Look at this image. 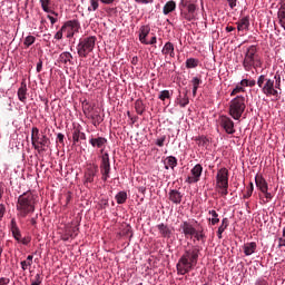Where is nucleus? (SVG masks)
<instances>
[{"label":"nucleus","mask_w":285,"mask_h":285,"mask_svg":"<svg viewBox=\"0 0 285 285\" xmlns=\"http://www.w3.org/2000/svg\"><path fill=\"white\" fill-rule=\"evenodd\" d=\"M35 41H37V38H35V36H28L26 39H24V46L27 48H30V46H32V43H35Z\"/></svg>","instance_id":"obj_43"},{"label":"nucleus","mask_w":285,"mask_h":285,"mask_svg":"<svg viewBox=\"0 0 285 285\" xmlns=\"http://www.w3.org/2000/svg\"><path fill=\"white\" fill-rule=\"evenodd\" d=\"M80 136H79V129H75L72 132V141L73 144H79L80 140Z\"/></svg>","instance_id":"obj_46"},{"label":"nucleus","mask_w":285,"mask_h":285,"mask_svg":"<svg viewBox=\"0 0 285 285\" xmlns=\"http://www.w3.org/2000/svg\"><path fill=\"white\" fill-rule=\"evenodd\" d=\"M229 3V8L232 10L237 7V0H226Z\"/></svg>","instance_id":"obj_56"},{"label":"nucleus","mask_w":285,"mask_h":285,"mask_svg":"<svg viewBox=\"0 0 285 285\" xmlns=\"http://www.w3.org/2000/svg\"><path fill=\"white\" fill-rule=\"evenodd\" d=\"M21 244H23V246H28L30 238H20Z\"/></svg>","instance_id":"obj_63"},{"label":"nucleus","mask_w":285,"mask_h":285,"mask_svg":"<svg viewBox=\"0 0 285 285\" xmlns=\"http://www.w3.org/2000/svg\"><path fill=\"white\" fill-rule=\"evenodd\" d=\"M128 199V194L126 191H119L116 195V202L117 204H126V200Z\"/></svg>","instance_id":"obj_34"},{"label":"nucleus","mask_w":285,"mask_h":285,"mask_svg":"<svg viewBox=\"0 0 285 285\" xmlns=\"http://www.w3.org/2000/svg\"><path fill=\"white\" fill-rule=\"evenodd\" d=\"M240 86H248V79H243L240 81Z\"/></svg>","instance_id":"obj_64"},{"label":"nucleus","mask_w":285,"mask_h":285,"mask_svg":"<svg viewBox=\"0 0 285 285\" xmlns=\"http://www.w3.org/2000/svg\"><path fill=\"white\" fill-rule=\"evenodd\" d=\"M274 79H275V85H274V88L275 90H279L282 88V76H279L278 73H276L274 76Z\"/></svg>","instance_id":"obj_42"},{"label":"nucleus","mask_w":285,"mask_h":285,"mask_svg":"<svg viewBox=\"0 0 285 285\" xmlns=\"http://www.w3.org/2000/svg\"><path fill=\"white\" fill-rule=\"evenodd\" d=\"M164 165H165L166 170H169V168H171V170H175V168L177 166V158L175 156H168L164 160Z\"/></svg>","instance_id":"obj_27"},{"label":"nucleus","mask_w":285,"mask_h":285,"mask_svg":"<svg viewBox=\"0 0 285 285\" xmlns=\"http://www.w3.org/2000/svg\"><path fill=\"white\" fill-rule=\"evenodd\" d=\"M20 266H21L22 271H28V267L32 266V263H29L28 261H22L20 263Z\"/></svg>","instance_id":"obj_50"},{"label":"nucleus","mask_w":285,"mask_h":285,"mask_svg":"<svg viewBox=\"0 0 285 285\" xmlns=\"http://www.w3.org/2000/svg\"><path fill=\"white\" fill-rule=\"evenodd\" d=\"M199 144H202V146H206V144H208V139L206 137H202L199 139Z\"/></svg>","instance_id":"obj_59"},{"label":"nucleus","mask_w":285,"mask_h":285,"mask_svg":"<svg viewBox=\"0 0 285 285\" xmlns=\"http://www.w3.org/2000/svg\"><path fill=\"white\" fill-rule=\"evenodd\" d=\"M63 31L65 30H62V28L59 31H57V33L55 35V39H63Z\"/></svg>","instance_id":"obj_52"},{"label":"nucleus","mask_w":285,"mask_h":285,"mask_svg":"<svg viewBox=\"0 0 285 285\" xmlns=\"http://www.w3.org/2000/svg\"><path fill=\"white\" fill-rule=\"evenodd\" d=\"M31 145L38 153H46L50 146V138L46 135L39 134V128L32 127L31 129Z\"/></svg>","instance_id":"obj_4"},{"label":"nucleus","mask_w":285,"mask_h":285,"mask_svg":"<svg viewBox=\"0 0 285 285\" xmlns=\"http://www.w3.org/2000/svg\"><path fill=\"white\" fill-rule=\"evenodd\" d=\"M180 17L186 21H194L195 12L197 10V6L195 3L187 2L186 0H180L179 3Z\"/></svg>","instance_id":"obj_8"},{"label":"nucleus","mask_w":285,"mask_h":285,"mask_svg":"<svg viewBox=\"0 0 285 285\" xmlns=\"http://www.w3.org/2000/svg\"><path fill=\"white\" fill-rule=\"evenodd\" d=\"M243 68L246 72H250L253 68L255 70H257V68H262V57L259 56L257 46L252 45L246 49L243 59Z\"/></svg>","instance_id":"obj_3"},{"label":"nucleus","mask_w":285,"mask_h":285,"mask_svg":"<svg viewBox=\"0 0 285 285\" xmlns=\"http://www.w3.org/2000/svg\"><path fill=\"white\" fill-rule=\"evenodd\" d=\"M209 215H212V225L215 226L217 224H219V214H217V212L215 209L209 210Z\"/></svg>","instance_id":"obj_36"},{"label":"nucleus","mask_w":285,"mask_h":285,"mask_svg":"<svg viewBox=\"0 0 285 285\" xmlns=\"http://www.w3.org/2000/svg\"><path fill=\"white\" fill-rule=\"evenodd\" d=\"M194 237L197 242H202L203 239L206 238V235L204 234V230H197L196 229V233L194 234Z\"/></svg>","instance_id":"obj_44"},{"label":"nucleus","mask_w":285,"mask_h":285,"mask_svg":"<svg viewBox=\"0 0 285 285\" xmlns=\"http://www.w3.org/2000/svg\"><path fill=\"white\" fill-rule=\"evenodd\" d=\"M243 250H244V255H246V257H249V255H253V253L257 250V243L250 242V243L244 244Z\"/></svg>","instance_id":"obj_22"},{"label":"nucleus","mask_w":285,"mask_h":285,"mask_svg":"<svg viewBox=\"0 0 285 285\" xmlns=\"http://www.w3.org/2000/svg\"><path fill=\"white\" fill-rule=\"evenodd\" d=\"M150 35V26H141L139 29V41L140 43H144L145 46H148V41L146 40V37Z\"/></svg>","instance_id":"obj_18"},{"label":"nucleus","mask_w":285,"mask_h":285,"mask_svg":"<svg viewBox=\"0 0 285 285\" xmlns=\"http://www.w3.org/2000/svg\"><path fill=\"white\" fill-rule=\"evenodd\" d=\"M100 173L102 181L110 179V155L108 153L102 154L100 161Z\"/></svg>","instance_id":"obj_9"},{"label":"nucleus","mask_w":285,"mask_h":285,"mask_svg":"<svg viewBox=\"0 0 285 285\" xmlns=\"http://www.w3.org/2000/svg\"><path fill=\"white\" fill-rule=\"evenodd\" d=\"M66 28H70L72 32H79L81 23H79V20H69L62 26V30H66Z\"/></svg>","instance_id":"obj_23"},{"label":"nucleus","mask_w":285,"mask_h":285,"mask_svg":"<svg viewBox=\"0 0 285 285\" xmlns=\"http://www.w3.org/2000/svg\"><path fill=\"white\" fill-rule=\"evenodd\" d=\"M10 230L16 242H21V229L17 225V219L12 218L10 223Z\"/></svg>","instance_id":"obj_16"},{"label":"nucleus","mask_w":285,"mask_h":285,"mask_svg":"<svg viewBox=\"0 0 285 285\" xmlns=\"http://www.w3.org/2000/svg\"><path fill=\"white\" fill-rule=\"evenodd\" d=\"M108 206H109L108 199L100 200V208L106 209V208H108Z\"/></svg>","instance_id":"obj_53"},{"label":"nucleus","mask_w":285,"mask_h":285,"mask_svg":"<svg viewBox=\"0 0 285 285\" xmlns=\"http://www.w3.org/2000/svg\"><path fill=\"white\" fill-rule=\"evenodd\" d=\"M135 110L137 115H144V111L146 110V107L144 106V101H141L140 99L136 100Z\"/></svg>","instance_id":"obj_33"},{"label":"nucleus","mask_w":285,"mask_h":285,"mask_svg":"<svg viewBox=\"0 0 285 285\" xmlns=\"http://www.w3.org/2000/svg\"><path fill=\"white\" fill-rule=\"evenodd\" d=\"M191 176H188L186 181L187 184H197L202 177V173H204V167H202L200 164H197L196 166L193 167L190 170Z\"/></svg>","instance_id":"obj_12"},{"label":"nucleus","mask_w":285,"mask_h":285,"mask_svg":"<svg viewBox=\"0 0 285 285\" xmlns=\"http://www.w3.org/2000/svg\"><path fill=\"white\" fill-rule=\"evenodd\" d=\"M257 86L266 97H279V91L275 89V80L262 75L258 77Z\"/></svg>","instance_id":"obj_6"},{"label":"nucleus","mask_w":285,"mask_h":285,"mask_svg":"<svg viewBox=\"0 0 285 285\" xmlns=\"http://www.w3.org/2000/svg\"><path fill=\"white\" fill-rule=\"evenodd\" d=\"M255 184L257 188L261 190V193H266V190H268V183L266 181V179H264V177L256 176Z\"/></svg>","instance_id":"obj_21"},{"label":"nucleus","mask_w":285,"mask_h":285,"mask_svg":"<svg viewBox=\"0 0 285 285\" xmlns=\"http://www.w3.org/2000/svg\"><path fill=\"white\" fill-rule=\"evenodd\" d=\"M42 278H41V274H37L35 276V281L31 282V285H41Z\"/></svg>","instance_id":"obj_48"},{"label":"nucleus","mask_w":285,"mask_h":285,"mask_svg":"<svg viewBox=\"0 0 285 285\" xmlns=\"http://www.w3.org/2000/svg\"><path fill=\"white\" fill-rule=\"evenodd\" d=\"M197 262H199V247L185 250L176 265L178 275L190 273L197 266Z\"/></svg>","instance_id":"obj_1"},{"label":"nucleus","mask_w":285,"mask_h":285,"mask_svg":"<svg viewBox=\"0 0 285 285\" xmlns=\"http://www.w3.org/2000/svg\"><path fill=\"white\" fill-rule=\"evenodd\" d=\"M8 284H10V278H7V277L0 278V285H8Z\"/></svg>","instance_id":"obj_55"},{"label":"nucleus","mask_w":285,"mask_h":285,"mask_svg":"<svg viewBox=\"0 0 285 285\" xmlns=\"http://www.w3.org/2000/svg\"><path fill=\"white\" fill-rule=\"evenodd\" d=\"M37 72H41L43 70V61L39 60L36 68Z\"/></svg>","instance_id":"obj_54"},{"label":"nucleus","mask_w":285,"mask_h":285,"mask_svg":"<svg viewBox=\"0 0 285 285\" xmlns=\"http://www.w3.org/2000/svg\"><path fill=\"white\" fill-rule=\"evenodd\" d=\"M228 228V218H223L222 220V225L218 227L217 230V237L218 239H222V235L224 234V230H226Z\"/></svg>","instance_id":"obj_32"},{"label":"nucleus","mask_w":285,"mask_h":285,"mask_svg":"<svg viewBox=\"0 0 285 285\" xmlns=\"http://www.w3.org/2000/svg\"><path fill=\"white\" fill-rule=\"evenodd\" d=\"M177 9V2L174 0L167 1L166 4L163 8V13L164 14H170V12H175Z\"/></svg>","instance_id":"obj_28"},{"label":"nucleus","mask_w":285,"mask_h":285,"mask_svg":"<svg viewBox=\"0 0 285 285\" xmlns=\"http://www.w3.org/2000/svg\"><path fill=\"white\" fill-rule=\"evenodd\" d=\"M218 188V193L219 195H222V197H226V195H228V185H219L217 186Z\"/></svg>","instance_id":"obj_38"},{"label":"nucleus","mask_w":285,"mask_h":285,"mask_svg":"<svg viewBox=\"0 0 285 285\" xmlns=\"http://www.w3.org/2000/svg\"><path fill=\"white\" fill-rule=\"evenodd\" d=\"M282 246H285V238H278V248H282Z\"/></svg>","instance_id":"obj_62"},{"label":"nucleus","mask_w":285,"mask_h":285,"mask_svg":"<svg viewBox=\"0 0 285 285\" xmlns=\"http://www.w3.org/2000/svg\"><path fill=\"white\" fill-rule=\"evenodd\" d=\"M177 101L180 108H186L188 104H190V99L188 98V92H185L183 98H181V95H179L177 98Z\"/></svg>","instance_id":"obj_30"},{"label":"nucleus","mask_w":285,"mask_h":285,"mask_svg":"<svg viewBox=\"0 0 285 285\" xmlns=\"http://www.w3.org/2000/svg\"><path fill=\"white\" fill-rule=\"evenodd\" d=\"M180 228H181L183 234L185 235L186 238H188V237L193 238L196 230H197L195 228V226H193V224H190L186 220L180 224Z\"/></svg>","instance_id":"obj_14"},{"label":"nucleus","mask_w":285,"mask_h":285,"mask_svg":"<svg viewBox=\"0 0 285 285\" xmlns=\"http://www.w3.org/2000/svg\"><path fill=\"white\" fill-rule=\"evenodd\" d=\"M83 112L90 110V107L87 101L82 102Z\"/></svg>","instance_id":"obj_61"},{"label":"nucleus","mask_w":285,"mask_h":285,"mask_svg":"<svg viewBox=\"0 0 285 285\" xmlns=\"http://www.w3.org/2000/svg\"><path fill=\"white\" fill-rule=\"evenodd\" d=\"M99 173V166L96 164H89L87 165V169L85 170L83 175V184L88 188L89 184H92L95 181V177H97V174Z\"/></svg>","instance_id":"obj_10"},{"label":"nucleus","mask_w":285,"mask_h":285,"mask_svg":"<svg viewBox=\"0 0 285 285\" xmlns=\"http://www.w3.org/2000/svg\"><path fill=\"white\" fill-rule=\"evenodd\" d=\"M57 139H58L59 144H63V139H65L63 134H58Z\"/></svg>","instance_id":"obj_60"},{"label":"nucleus","mask_w":285,"mask_h":285,"mask_svg":"<svg viewBox=\"0 0 285 285\" xmlns=\"http://www.w3.org/2000/svg\"><path fill=\"white\" fill-rule=\"evenodd\" d=\"M190 83L193 86V97H197V90H199V86L203 83L202 76L191 78Z\"/></svg>","instance_id":"obj_24"},{"label":"nucleus","mask_w":285,"mask_h":285,"mask_svg":"<svg viewBox=\"0 0 285 285\" xmlns=\"http://www.w3.org/2000/svg\"><path fill=\"white\" fill-rule=\"evenodd\" d=\"M181 199H184V195H181L179 190L170 189L169 200H171L173 204H181Z\"/></svg>","instance_id":"obj_20"},{"label":"nucleus","mask_w":285,"mask_h":285,"mask_svg":"<svg viewBox=\"0 0 285 285\" xmlns=\"http://www.w3.org/2000/svg\"><path fill=\"white\" fill-rule=\"evenodd\" d=\"M263 195H265V204H268V202H271V199H273V194H271L269 191H268V189L267 190H265V191H263Z\"/></svg>","instance_id":"obj_49"},{"label":"nucleus","mask_w":285,"mask_h":285,"mask_svg":"<svg viewBox=\"0 0 285 285\" xmlns=\"http://www.w3.org/2000/svg\"><path fill=\"white\" fill-rule=\"evenodd\" d=\"M27 92H28V87L26 86V83L22 82L21 87L18 89V98L20 99V101H22V102L26 101Z\"/></svg>","instance_id":"obj_31"},{"label":"nucleus","mask_w":285,"mask_h":285,"mask_svg":"<svg viewBox=\"0 0 285 285\" xmlns=\"http://www.w3.org/2000/svg\"><path fill=\"white\" fill-rule=\"evenodd\" d=\"M163 55L175 58V45L173 42H166L161 50Z\"/></svg>","instance_id":"obj_25"},{"label":"nucleus","mask_w":285,"mask_h":285,"mask_svg":"<svg viewBox=\"0 0 285 285\" xmlns=\"http://www.w3.org/2000/svg\"><path fill=\"white\" fill-rule=\"evenodd\" d=\"M16 208L18 210V217L21 219H26L28 215H32L35 213V195L30 191L20 195Z\"/></svg>","instance_id":"obj_2"},{"label":"nucleus","mask_w":285,"mask_h":285,"mask_svg":"<svg viewBox=\"0 0 285 285\" xmlns=\"http://www.w3.org/2000/svg\"><path fill=\"white\" fill-rule=\"evenodd\" d=\"M96 41L97 38L94 36L81 39L77 46L79 57L86 59V57H88V53L95 50Z\"/></svg>","instance_id":"obj_7"},{"label":"nucleus","mask_w":285,"mask_h":285,"mask_svg":"<svg viewBox=\"0 0 285 285\" xmlns=\"http://www.w3.org/2000/svg\"><path fill=\"white\" fill-rule=\"evenodd\" d=\"M238 32H242V30H248L250 27V17L246 16L239 19V21L236 22Z\"/></svg>","instance_id":"obj_19"},{"label":"nucleus","mask_w":285,"mask_h":285,"mask_svg":"<svg viewBox=\"0 0 285 285\" xmlns=\"http://www.w3.org/2000/svg\"><path fill=\"white\" fill-rule=\"evenodd\" d=\"M219 126L225 130L227 135H235V122L228 116H219Z\"/></svg>","instance_id":"obj_11"},{"label":"nucleus","mask_w":285,"mask_h":285,"mask_svg":"<svg viewBox=\"0 0 285 285\" xmlns=\"http://www.w3.org/2000/svg\"><path fill=\"white\" fill-rule=\"evenodd\" d=\"M239 92H244V87L237 86L236 88H234L230 92V97H235V95H239Z\"/></svg>","instance_id":"obj_47"},{"label":"nucleus","mask_w":285,"mask_h":285,"mask_svg":"<svg viewBox=\"0 0 285 285\" xmlns=\"http://www.w3.org/2000/svg\"><path fill=\"white\" fill-rule=\"evenodd\" d=\"M91 6L88 7V12H95L99 8V0H90Z\"/></svg>","instance_id":"obj_45"},{"label":"nucleus","mask_w":285,"mask_h":285,"mask_svg":"<svg viewBox=\"0 0 285 285\" xmlns=\"http://www.w3.org/2000/svg\"><path fill=\"white\" fill-rule=\"evenodd\" d=\"M228 185V170L226 167L220 168L216 175V186H227Z\"/></svg>","instance_id":"obj_13"},{"label":"nucleus","mask_w":285,"mask_h":285,"mask_svg":"<svg viewBox=\"0 0 285 285\" xmlns=\"http://www.w3.org/2000/svg\"><path fill=\"white\" fill-rule=\"evenodd\" d=\"M89 144L92 146V148H100L101 149L100 153H104L106 148V144H108V139L104 137H96V138H91L89 140Z\"/></svg>","instance_id":"obj_15"},{"label":"nucleus","mask_w":285,"mask_h":285,"mask_svg":"<svg viewBox=\"0 0 285 285\" xmlns=\"http://www.w3.org/2000/svg\"><path fill=\"white\" fill-rule=\"evenodd\" d=\"M165 141H166V136H163V137L157 139L156 145H158L159 148H164Z\"/></svg>","instance_id":"obj_51"},{"label":"nucleus","mask_w":285,"mask_h":285,"mask_svg":"<svg viewBox=\"0 0 285 285\" xmlns=\"http://www.w3.org/2000/svg\"><path fill=\"white\" fill-rule=\"evenodd\" d=\"M91 119H92L94 126H99V124H101V121H104V118H101V115H99V114L92 115Z\"/></svg>","instance_id":"obj_40"},{"label":"nucleus","mask_w":285,"mask_h":285,"mask_svg":"<svg viewBox=\"0 0 285 285\" xmlns=\"http://www.w3.org/2000/svg\"><path fill=\"white\" fill-rule=\"evenodd\" d=\"M199 66V60L195 58H188L186 60V68H197Z\"/></svg>","instance_id":"obj_35"},{"label":"nucleus","mask_w":285,"mask_h":285,"mask_svg":"<svg viewBox=\"0 0 285 285\" xmlns=\"http://www.w3.org/2000/svg\"><path fill=\"white\" fill-rule=\"evenodd\" d=\"M47 19H49V21L51 22V26H55V23H57V18H55L50 14L47 16Z\"/></svg>","instance_id":"obj_57"},{"label":"nucleus","mask_w":285,"mask_h":285,"mask_svg":"<svg viewBox=\"0 0 285 285\" xmlns=\"http://www.w3.org/2000/svg\"><path fill=\"white\" fill-rule=\"evenodd\" d=\"M157 229L161 237L170 239V236L173 235V229L168 227V225L161 223L157 225Z\"/></svg>","instance_id":"obj_17"},{"label":"nucleus","mask_w":285,"mask_h":285,"mask_svg":"<svg viewBox=\"0 0 285 285\" xmlns=\"http://www.w3.org/2000/svg\"><path fill=\"white\" fill-rule=\"evenodd\" d=\"M246 110V98L244 96H236L229 101V115L235 121L242 119V115Z\"/></svg>","instance_id":"obj_5"},{"label":"nucleus","mask_w":285,"mask_h":285,"mask_svg":"<svg viewBox=\"0 0 285 285\" xmlns=\"http://www.w3.org/2000/svg\"><path fill=\"white\" fill-rule=\"evenodd\" d=\"M67 233L71 237V239H75V237L79 235V226L71 227Z\"/></svg>","instance_id":"obj_39"},{"label":"nucleus","mask_w":285,"mask_h":285,"mask_svg":"<svg viewBox=\"0 0 285 285\" xmlns=\"http://www.w3.org/2000/svg\"><path fill=\"white\" fill-rule=\"evenodd\" d=\"M255 190V186L253 183H249V186H247V191L244 194V199H249V197H253V191Z\"/></svg>","instance_id":"obj_37"},{"label":"nucleus","mask_w":285,"mask_h":285,"mask_svg":"<svg viewBox=\"0 0 285 285\" xmlns=\"http://www.w3.org/2000/svg\"><path fill=\"white\" fill-rule=\"evenodd\" d=\"M59 62L60 63H69V66H73L75 62H72V53L65 51L60 53L59 56Z\"/></svg>","instance_id":"obj_26"},{"label":"nucleus","mask_w":285,"mask_h":285,"mask_svg":"<svg viewBox=\"0 0 285 285\" xmlns=\"http://www.w3.org/2000/svg\"><path fill=\"white\" fill-rule=\"evenodd\" d=\"M71 199H72V194L71 193L66 194V204H70Z\"/></svg>","instance_id":"obj_58"},{"label":"nucleus","mask_w":285,"mask_h":285,"mask_svg":"<svg viewBox=\"0 0 285 285\" xmlns=\"http://www.w3.org/2000/svg\"><path fill=\"white\" fill-rule=\"evenodd\" d=\"M158 99H160V101H166V99H170V91L169 90L160 91Z\"/></svg>","instance_id":"obj_41"},{"label":"nucleus","mask_w":285,"mask_h":285,"mask_svg":"<svg viewBox=\"0 0 285 285\" xmlns=\"http://www.w3.org/2000/svg\"><path fill=\"white\" fill-rule=\"evenodd\" d=\"M50 1L51 0H40L43 12H49L50 14H55V17H59V13L50 10Z\"/></svg>","instance_id":"obj_29"}]
</instances>
